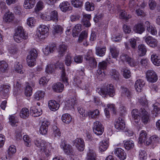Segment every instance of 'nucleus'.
<instances>
[{
  "instance_id": "nucleus-63",
  "label": "nucleus",
  "mask_w": 160,
  "mask_h": 160,
  "mask_svg": "<svg viewBox=\"0 0 160 160\" xmlns=\"http://www.w3.org/2000/svg\"><path fill=\"white\" fill-rule=\"evenodd\" d=\"M87 61L91 67H94L97 66V62L95 59L92 57Z\"/></svg>"
},
{
  "instance_id": "nucleus-42",
  "label": "nucleus",
  "mask_w": 160,
  "mask_h": 160,
  "mask_svg": "<svg viewBox=\"0 0 160 160\" xmlns=\"http://www.w3.org/2000/svg\"><path fill=\"white\" fill-rule=\"evenodd\" d=\"M50 19L55 22L58 21V13L56 11L54 10L51 12L50 13Z\"/></svg>"
},
{
  "instance_id": "nucleus-2",
  "label": "nucleus",
  "mask_w": 160,
  "mask_h": 160,
  "mask_svg": "<svg viewBox=\"0 0 160 160\" xmlns=\"http://www.w3.org/2000/svg\"><path fill=\"white\" fill-rule=\"evenodd\" d=\"M38 53V51L35 49L33 48L30 50L27 58V64L29 66L32 67L36 65V59Z\"/></svg>"
},
{
  "instance_id": "nucleus-3",
  "label": "nucleus",
  "mask_w": 160,
  "mask_h": 160,
  "mask_svg": "<svg viewBox=\"0 0 160 160\" xmlns=\"http://www.w3.org/2000/svg\"><path fill=\"white\" fill-rule=\"evenodd\" d=\"M13 38L15 41L19 43L21 42L23 39H27L28 36L26 34L22 28L19 27L16 30Z\"/></svg>"
},
{
  "instance_id": "nucleus-51",
  "label": "nucleus",
  "mask_w": 160,
  "mask_h": 160,
  "mask_svg": "<svg viewBox=\"0 0 160 160\" xmlns=\"http://www.w3.org/2000/svg\"><path fill=\"white\" fill-rule=\"evenodd\" d=\"M32 88L29 85H27L25 88V94L27 97H30L32 94Z\"/></svg>"
},
{
  "instance_id": "nucleus-13",
  "label": "nucleus",
  "mask_w": 160,
  "mask_h": 160,
  "mask_svg": "<svg viewBox=\"0 0 160 160\" xmlns=\"http://www.w3.org/2000/svg\"><path fill=\"white\" fill-rule=\"evenodd\" d=\"M56 49V45L54 43L49 44L43 49L44 54L47 55L49 53H52Z\"/></svg>"
},
{
  "instance_id": "nucleus-33",
  "label": "nucleus",
  "mask_w": 160,
  "mask_h": 160,
  "mask_svg": "<svg viewBox=\"0 0 160 160\" xmlns=\"http://www.w3.org/2000/svg\"><path fill=\"white\" fill-rule=\"evenodd\" d=\"M29 112L28 109L27 108H23L20 112V117L23 118H26L28 117Z\"/></svg>"
},
{
  "instance_id": "nucleus-21",
  "label": "nucleus",
  "mask_w": 160,
  "mask_h": 160,
  "mask_svg": "<svg viewBox=\"0 0 160 160\" xmlns=\"http://www.w3.org/2000/svg\"><path fill=\"white\" fill-rule=\"evenodd\" d=\"M34 144L41 150H44L45 149V147L46 146L45 145L46 143L45 141L39 139H37L35 140Z\"/></svg>"
},
{
  "instance_id": "nucleus-54",
  "label": "nucleus",
  "mask_w": 160,
  "mask_h": 160,
  "mask_svg": "<svg viewBox=\"0 0 160 160\" xmlns=\"http://www.w3.org/2000/svg\"><path fill=\"white\" fill-rule=\"evenodd\" d=\"M55 67L54 64H50L47 66L46 70L48 73H52L55 70Z\"/></svg>"
},
{
  "instance_id": "nucleus-25",
  "label": "nucleus",
  "mask_w": 160,
  "mask_h": 160,
  "mask_svg": "<svg viewBox=\"0 0 160 160\" xmlns=\"http://www.w3.org/2000/svg\"><path fill=\"white\" fill-rule=\"evenodd\" d=\"M64 86L61 82L55 83L52 86V89L54 91L57 92H61L63 90Z\"/></svg>"
},
{
  "instance_id": "nucleus-49",
  "label": "nucleus",
  "mask_w": 160,
  "mask_h": 160,
  "mask_svg": "<svg viewBox=\"0 0 160 160\" xmlns=\"http://www.w3.org/2000/svg\"><path fill=\"white\" fill-rule=\"evenodd\" d=\"M9 122L12 126H17V124L18 123L17 118L13 116H11L9 118Z\"/></svg>"
},
{
  "instance_id": "nucleus-50",
  "label": "nucleus",
  "mask_w": 160,
  "mask_h": 160,
  "mask_svg": "<svg viewBox=\"0 0 160 160\" xmlns=\"http://www.w3.org/2000/svg\"><path fill=\"white\" fill-rule=\"evenodd\" d=\"M61 78L63 82L66 85L68 84V78L65 72V70L61 71Z\"/></svg>"
},
{
  "instance_id": "nucleus-46",
  "label": "nucleus",
  "mask_w": 160,
  "mask_h": 160,
  "mask_svg": "<svg viewBox=\"0 0 160 160\" xmlns=\"http://www.w3.org/2000/svg\"><path fill=\"white\" fill-rule=\"evenodd\" d=\"M18 49L17 46L11 44L9 46L8 50L11 54H15L17 53Z\"/></svg>"
},
{
  "instance_id": "nucleus-59",
  "label": "nucleus",
  "mask_w": 160,
  "mask_h": 160,
  "mask_svg": "<svg viewBox=\"0 0 160 160\" xmlns=\"http://www.w3.org/2000/svg\"><path fill=\"white\" fill-rule=\"evenodd\" d=\"M130 57L128 54L123 53L120 56V59L122 62H127Z\"/></svg>"
},
{
  "instance_id": "nucleus-7",
  "label": "nucleus",
  "mask_w": 160,
  "mask_h": 160,
  "mask_svg": "<svg viewBox=\"0 0 160 160\" xmlns=\"http://www.w3.org/2000/svg\"><path fill=\"white\" fill-rule=\"evenodd\" d=\"M146 77L147 80L149 82H156L158 79V76L156 73L152 70H148L146 73Z\"/></svg>"
},
{
  "instance_id": "nucleus-60",
  "label": "nucleus",
  "mask_w": 160,
  "mask_h": 160,
  "mask_svg": "<svg viewBox=\"0 0 160 160\" xmlns=\"http://www.w3.org/2000/svg\"><path fill=\"white\" fill-rule=\"evenodd\" d=\"M107 62L103 61L99 63L98 67L104 70L107 68Z\"/></svg>"
},
{
  "instance_id": "nucleus-41",
  "label": "nucleus",
  "mask_w": 160,
  "mask_h": 160,
  "mask_svg": "<svg viewBox=\"0 0 160 160\" xmlns=\"http://www.w3.org/2000/svg\"><path fill=\"white\" fill-rule=\"evenodd\" d=\"M84 0H72L71 3L72 5L75 8H80L83 5Z\"/></svg>"
},
{
  "instance_id": "nucleus-23",
  "label": "nucleus",
  "mask_w": 160,
  "mask_h": 160,
  "mask_svg": "<svg viewBox=\"0 0 160 160\" xmlns=\"http://www.w3.org/2000/svg\"><path fill=\"white\" fill-rule=\"evenodd\" d=\"M30 111L32 116L34 117L39 116L42 114V110L40 109H38L35 106L32 107Z\"/></svg>"
},
{
  "instance_id": "nucleus-34",
  "label": "nucleus",
  "mask_w": 160,
  "mask_h": 160,
  "mask_svg": "<svg viewBox=\"0 0 160 160\" xmlns=\"http://www.w3.org/2000/svg\"><path fill=\"white\" fill-rule=\"evenodd\" d=\"M53 28L52 32L54 34L57 33L61 34L62 33L63 30V28L60 25H55L54 26Z\"/></svg>"
},
{
  "instance_id": "nucleus-38",
  "label": "nucleus",
  "mask_w": 160,
  "mask_h": 160,
  "mask_svg": "<svg viewBox=\"0 0 160 160\" xmlns=\"http://www.w3.org/2000/svg\"><path fill=\"white\" fill-rule=\"evenodd\" d=\"M10 87L8 85H4L2 86V88L1 93L4 96H7L9 93Z\"/></svg>"
},
{
  "instance_id": "nucleus-40",
  "label": "nucleus",
  "mask_w": 160,
  "mask_h": 160,
  "mask_svg": "<svg viewBox=\"0 0 160 160\" xmlns=\"http://www.w3.org/2000/svg\"><path fill=\"white\" fill-rule=\"evenodd\" d=\"M62 119L64 123L68 124L71 121L72 118L69 114L66 113L62 115Z\"/></svg>"
},
{
  "instance_id": "nucleus-37",
  "label": "nucleus",
  "mask_w": 160,
  "mask_h": 160,
  "mask_svg": "<svg viewBox=\"0 0 160 160\" xmlns=\"http://www.w3.org/2000/svg\"><path fill=\"white\" fill-rule=\"evenodd\" d=\"M81 30V25L80 24H77L72 31V35L73 37H76L78 36Z\"/></svg>"
},
{
  "instance_id": "nucleus-39",
  "label": "nucleus",
  "mask_w": 160,
  "mask_h": 160,
  "mask_svg": "<svg viewBox=\"0 0 160 160\" xmlns=\"http://www.w3.org/2000/svg\"><path fill=\"white\" fill-rule=\"evenodd\" d=\"M138 49L140 56H143L146 54L147 52V49L144 45L141 44L139 45L138 46Z\"/></svg>"
},
{
  "instance_id": "nucleus-17",
  "label": "nucleus",
  "mask_w": 160,
  "mask_h": 160,
  "mask_svg": "<svg viewBox=\"0 0 160 160\" xmlns=\"http://www.w3.org/2000/svg\"><path fill=\"white\" fill-rule=\"evenodd\" d=\"M100 113V112L98 109L93 111L89 110L88 112V116L89 118L95 119L99 117Z\"/></svg>"
},
{
  "instance_id": "nucleus-11",
  "label": "nucleus",
  "mask_w": 160,
  "mask_h": 160,
  "mask_svg": "<svg viewBox=\"0 0 160 160\" xmlns=\"http://www.w3.org/2000/svg\"><path fill=\"white\" fill-rule=\"evenodd\" d=\"M50 122L47 121H43L40 128L39 132L42 135H45L47 133L48 128L50 125Z\"/></svg>"
},
{
  "instance_id": "nucleus-58",
  "label": "nucleus",
  "mask_w": 160,
  "mask_h": 160,
  "mask_svg": "<svg viewBox=\"0 0 160 160\" xmlns=\"http://www.w3.org/2000/svg\"><path fill=\"white\" fill-rule=\"evenodd\" d=\"M23 140L25 142V144L27 147L31 145V139L27 135H25L23 136Z\"/></svg>"
},
{
  "instance_id": "nucleus-14",
  "label": "nucleus",
  "mask_w": 160,
  "mask_h": 160,
  "mask_svg": "<svg viewBox=\"0 0 160 160\" xmlns=\"http://www.w3.org/2000/svg\"><path fill=\"white\" fill-rule=\"evenodd\" d=\"M14 16L13 14L10 12L6 13L3 17L4 22L7 23L12 22L14 20Z\"/></svg>"
},
{
  "instance_id": "nucleus-52",
  "label": "nucleus",
  "mask_w": 160,
  "mask_h": 160,
  "mask_svg": "<svg viewBox=\"0 0 160 160\" xmlns=\"http://www.w3.org/2000/svg\"><path fill=\"white\" fill-rule=\"evenodd\" d=\"M85 9L87 11H92L94 10V5L92 3H90L89 2H87L85 3Z\"/></svg>"
},
{
  "instance_id": "nucleus-62",
  "label": "nucleus",
  "mask_w": 160,
  "mask_h": 160,
  "mask_svg": "<svg viewBox=\"0 0 160 160\" xmlns=\"http://www.w3.org/2000/svg\"><path fill=\"white\" fill-rule=\"evenodd\" d=\"M54 65H55V69L60 70L61 71L65 70L64 65L62 62L58 61Z\"/></svg>"
},
{
  "instance_id": "nucleus-6",
  "label": "nucleus",
  "mask_w": 160,
  "mask_h": 160,
  "mask_svg": "<svg viewBox=\"0 0 160 160\" xmlns=\"http://www.w3.org/2000/svg\"><path fill=\"white\" fill-rule=\"evenodd\" d=\"M143 39L146 43L151 47L155 48L158 45V40L151 36H145Z\"/></svg>"
},
{
  "instance_id": "nucleus-18",
  "label": "nucleus",
  "mask_w": 160,
  "mask_h": 160,
  "mask_svg": "<svg viewBox=\"0 0 160 160\" xmlns=\"http://www.w3.org/2000/svg\"><path fill=\"white\" fill-rule=\"evenodd\" d=\"M145 84V82L142 80H137L135 85V87L137 91L139 92H141Z\"/></svg>"
},
{
  "instance_id": "nucleus-12",
  "label": "nucleus",
  "mask_w": 160,
  "mask_h": 160,
  "mask_svg": "<svg viewBox=\"0 0 160 160\" xmlns=\"http://www.w3.org/2000/svg\"><path fill=\"white\" fill-rule=\"evenodd\" d=\"M115 128L118 130H123L125 128L124 121L121 118L119 117L115 123Z\"/></svg>"
},
{
  "instance_id": "nucleus-35",
  "label": "nucleus",
  "mask_w": 160,
  "mask_h": 160,
  "mask_svg": "<svg viewBox=\"0 0 160 160\" xmlns=\"http://www.w3.org/2000/svg\"><path fill=\"white\" fill-rule=\"evenodd\" d=\"M53 148L50 143H47L45 147V149L42 150L44 151V153L48 157L51 155V152L52 151Z\"/></svg>"
},
{
  "instance_id": "nucleus-53",
  "label": "nucleus",
  "mask_w": 160,
  "mask_h": 160,
  "mask_svg": "<svg viewBox=\"0 0 160 160\" xmlns=\"http://www.w3.org/2000/svg\"><path fill=\"white\" fill-rule=\"evenodd\" d=\"M96 155L95 152L92 150H90L87 153V160L96 159Z\"/></svg>"
},
{
  "instance_id": "nucleus-22",
  "label": "nucleus",
  "mask_w": 160,
  "mask_h": 160,
  "mask_svg": "<svg viewBox=\"0 0 160 160\" xmlns=\"http://www.w3.org/2000/svg\"><path fill=\"white\" fill-rule=\"evenodd\" d=\"M106 48L105 47H97L96 48V54L99 57H102L106 53Z\"/></svg>"
},
{
  "instance_id": "nucleus-64",
  "label": "nucleus",
  "mask_w": 160,
  "mask_h": 160,
  "mask_svg": "<svg viewBox=\"0 0 160 160\" xmlns=\"http://www.w3.org/2000/svg\"><path fill=\"white\" fill-rule=\"evenodd\" d=\"M35 4L30 3L29 1H25L24 7L27 9H31L33 8Z\"/></svg>"
},
{
  "instance_id": "nucleus-32",
  "label": "nucleus",
  "mask_w": 160,
  "mask_h": 160,
  "mask_svg": "<svg viewBox=\"0 0 160 160\" xmlns=\"http://www.w3.org/2000/svg\"><path fill=\"white\" fill-rule=\"evenodd\" d=\"M8 65L5 61H0V74L7 71L8 70Z\"/></svg>"
},
{
  "instance_id": "nucleus-28",
  "label": "nucleus",
  "mask_w": 160,
  "mask_h": 160,
  "mask_svg": "<svg viewBox=\"0 0 160 160\" xmlns=\"http://www.w3.org/2000/svg\"><path fill=\"white\" fill-rule=\"evenodd\" d=\"M110 51L112 56L114 58H117L119 53V49L114 46H111L110 47Z\"/></svg>"
},
{
  "instance_id": "nucleus-44",
  "label": "nucleus",
  "mask_w": 160,
  "mask_h": 160,
  "mask_svg": "<svg viewBox=\"0 0 160 160\" xmlns=\"http://www.w3.org/2000/svg\"><path fill=\"white\" fill-rule=\"evenodd\" d=\"M88 37V33L86 31H82L80 35L78 41L79 42H81L82 41H86V39Z\"/></svg>"
},
{
  "instance_id": "nucleus-5",
  "label": "nucleus",
  "mask_w": 160,
  "mask_h": 160,
  "mask_svg": "<svg viewBox=\"0 0 160 160\" xmlns=\"http://www.w3.org/2000/svg\"><path fill=\"white\" fill-rule=\"evenodd\" d=\"M139 114L141 116V120L145 124H147L150 121L149 114L143 108H141Z\"/></svg>"
},
{
  "instance_id": "nucleus-55",
  "label": "nucleus",
  "mask_w": 160,
  "mask_h": 160,
  "mask_svg": "<svg viewBox=\"0 0 160 160\" xmlns=\"http://www.w3.org/2000/svg\"><path fill=\"white\" fill-rule=\"evenodd\" d=\"M53 133L55 137L57 138H59L61 136V132L59 129L55 125L53 127Z\"/></svg>"
},
{
  "instance_id": "nucleus-36",
  "label": "nucleus",
  "mask_w": 160,
  "mask_h": 160,
  "mask_svg": "<svg viewBox=\"0 0 160 160\" xmlns=\"http://www.w3.org/2000/svg\"><path fill=\"white\" fill-rule=\"evenodd\" d=\"M45 93L44 91L39 90L36 92L34 95L35 99L37 100L42 99L44 97Z\"/></svg>"
},
{
  "instance_id": "nucleus-4",
  "label": "nucleus",
  "mask_w": 160,
  "mask_h": 160,
  "mask_svg": "<svg viewBox=\"0 0 160 160\" xmlns=\"http://www.w3.org/2000/svg\"><path fill=\"white\" fill-rule=\"evenodd\" d=\"M93 131L94 133L98 135L102 134L104 131V128L100 122L96 121L93 123Z\"/></svg>"
},
{
  "instance_id": "nucleus-29",
  "label": "nucleus",
  "mask_w": 160,
  "mask_h": 160,
  "mask_svg": "<svg viewBox=\"0 0 160 160\" xmlns=\"http://www.w3.org/2000/svg\"><path fill=\"white\" fill-rule=\"evenodd\" d=\"M147 134L146 131L142 130L140 133L139 137L138 138V143L142 144L144 142L147 138Z\"/></svg>"
},
{
  "instance_id": "nucleus-9",
  "label": "nucleus",
  "mask_w": 160,
  "mask_h": 160,
  "mask_svg": "<svg viewBox=\"0 0 160 160\" xmlns=\"http://www.w3.org/2000/svg\"><path fill=\"white\" fill-rule=\"evenodd\" d=\"M38 36L39 38H43L44 37H41V36L48 35V33L49 29L48 27L45 25H40L38 29Z\"/></svg>"
},
{
  "instance_id": "nucleus-1",
  "label": "nucleus",
  "mask_w": 160,
  "mask_h": 160,
  "mask_svg": "<svg viewBox=\"0 0 160 160\" xmlns=\"http://www.w3.org/2000/svg\"><path fill=\"white\" fill-rule=\"evenodd\" d=\"M97 91L99 94L104 97H106L108 95L113 97L115 94V89L112 84L107 85L106 88H98Z\"/></svg>"
},
{
  "instance_id": "nucleus-16",
  "label": "nucleus",
  "mask_w": 160,
  "mask_h": 160,
  "mask_svg": "<svg viewBox=\"0 0 160 160\" xmlns=\"http://www.w3.org/2000/svg\"><path fill=\"white\" fill-rule=\"evenodd\" d=\"M48 105L49 108L52 111H54L58 110L59 107V104L54 100L49 101Z\"/></svg>"
},
{
  "instance_id": "nucleus-10",
  "label": "nucleus",
  "mask_w": 160,
  "mask_h": 160,
  "mask_svg": "<svg viewBox=\"0 0 160 160\" xmlns=\"http://www.w3.org/2000/svg\"><path fill=\"white\" fill-rule=\"evenodd\" d=\"M114 153L121 160H124L126 158V153L121 148H117L115 149L114 150Z\"/></svg>"
},
{
  "instance_id": "nucleus-61",
  "label": "nucleus",
  "mask_w": 160,
  "mask_h": 160,
  "mask_svg": "<svg viewBox=\"0 0 160 160\" xmlns=\"http://www.w3.org/2000/svg\"><path fill=\"white\" fill-rule=\"evenodd\" d=\"M123 72V76L124 78H128L131 76V73L130 71L127 68H124L122 69Z\"/></svg>"
},
{
  "instance_id": "nucleus-20",
  "label": "nucleus",
  "mask_w": 160,
  "mask_h": 160,
  "mask_svg": "<svg viewBox=\"0 0 160 160\" xmlns=\"http://www.w3.org/2000/svg\"><path fill=\"white\" fill-rule=\"evenodd\" d=\"M59 7L61 11L65 12L71 9V7L69 6V4L68 2H65L61 3Z\"/></svg>"
},
{
  "instance_id": "nucleus-30",
  "label": "nucleus",
  "mask_w": 160,
  "mask_h": 160,
  "mask_svg": "<svg viewBox=\"0 0 160 160\" xmlns=\"http://www.w3.org/2000/svg\"><path fill=\"white\" fill-rule=\"evenodd\" d=\"M67 51V47L64 44L59 45L58 51V55L60 57H62L65 54Z\"/></svg>"
},
{
  "instance_id": "nucleus-8",
  "label": "nucleus",
  "mask_w": 160,
  "mask_h": 160,
  "mask_svg": "<svg viewBox=\"0 0 160 160\" xmlns=\"http://www.w3.org/2000/svg\"><path fill=\"white\" fill-rule=\"evenodd\" d=\"M74 145L80 151H82L84 149V143L83 140L81 138H77L73 141Z\"/></svg>"
},
{
  "instance_id": "nucleus-19",
  "label": "nucleus",
  "mask_w": 160,
  "mask_h": 160,
  "mask_svg": "<svg viewBox=\"0 0 160 160\" xmlns=\"http://www.w3.org/2000/svg\"><path fill=\"white\" fill-rule=\"evenodd\" d=\"M109 146L108 142L106 140H103L99 144V149L101 152L106 151Z\"/></svg>"
},
{
  "instance_id": "nucleus-56",
  "label": "nucleus",
  "mask_w": 160,
  "mask_h": 160,
  "mask_svg": "<svg viewBox=\"0 0 160 160\" xmlns=\"http://www.w3.org/2000/svg\"><path fill=\"white\" fill-rule=\"evenodd\" d=\"M82 78H80L78 77H76L74 79V82L78 86H80L82 88V89H86V87H82V86L81 85V83L82 82Z\"/></svg>"
},
{
  "instance_id": "nucleus-26",
  "label": "nucleus",
  "mask_w": 160,
  "mask_h": 160,
  "mask_svg": "<svg viewBox=\"0 0 160 160\" xmlns=\"http://www.w3.org/2000/svg\"><path fill=\"white\" fill-rule=\"evenodd\" d=\"M132 116L134 120V122L136 123H138L140 120V116L139 115V112L137 109H133L132 112Z\"/></svg>"
},
{
  "instance_id": "nucleus-15",
  "label": "nucleus",
  "mask_w": 160,
  "mask_h": 160,
  "mask_svg": "<svg viewBox=\"0 0 160 160\" xmlns=\"http://www.w3.org/2000/svg\"><path fill=\"white\" fill-rule=\"evenodd\" d=\"M133 30L137 33L142 34L145 31L143 23L140 22L137 23L134 26Z\"/></svg>"
},
{
  "instance_id": "nucleus-43",
  "label": "nucleus",
  "mask_w": 160,
  "mask_h": 160,
  "mask_svg": "<svg viewBox=\"0 0 160 160\" xmlns=\"http://www.w3.org/2000/svg\"><path fill=\"white\" fill-rule=\"evenodd\" d=\"M153 109L152 113L155 114V116H157L158 113H160V105L158 103H156L154 104Z\"/></svg>"
},
{
  "instance_id": "nucleus-57",
  "label": "nucleus",
  "mask_w": 160,
  "mask_h": 160,
  "mask_svg": "<svg viewBox=\"0 0 160 160\" xmlns=\"http://www.w3.org/2000/svg\"><path fill=\"white\" fill-rule=\"evenodd\" d=\"M147 30L148 32H150L152 35H155L157 34V31L156 28L152 26L148 27Z\"/></svg>"
},
{
  "instance_id": "nucleus-24",
  "label": "nucleus",
  "mask_w": 160,
  "mask_h": 160,
  "mask_svg": "<svg viewBox=\"0 0 160 160\" xmlns=\"http://www.w3.org/2000/svg\"><path fill=\"white\" fill-rule=\"evenodd\" d=\"M121 95L122 96H127L129 99L132 97V93L127 88L124 86L121 87Z\"/></svg>"
},
{
  "instance_id": "nucleus-27",
  "label": "nucleus",
  "mask_w": 160,
  "mask_h": 160,
  "mask_svg": "<svg viewBox=\"0 0 160 160\" xmlns=\"http://www.w3.org/2000/svg\"><path fill=\"white\" fill-rule=\"evenodd\" d=\"M63 149L65 153L67 155L72 154L73 153L72 146L69 144L64 143Z\"/></svg>"
},
{
  "instance_id": "nucleus-31",
  "label": "nucleus",
  "mask_w": 160,
  "mask_h": 160,
  "mask_svg": "<svg viewBox=\"0 0 160 160\" xmlns=\"http://www.w3.org/2000/svg\"><path fill=\"white\" fill-rule=\"evenodd\" d=\"M151 59L153 63L156 66H160V57L153 54L151 56Z\"/></svg>"
},
{
  "instance_id": "nucleus-45",
  "label": "nucleus",
  "mask_w": 160,
  "mask_h": 160,
  "mask_svg": "<svg viewBox=\"0 0 160 160\" xmlns=\"http://www.w3.org/2000/svg\"><path fill=\"white\" fill-rule=\"evenodd\" d=\"M111 78L114 80H117L119 79L120 74L118 71L115 69L111 70L110 72Z\"/></svg>"
},
{
  "instance_id": "nucleus-48",
  "label": "nucleus",
  "mask_w": 160,
  "mask_h": 160,
  "mask_svg": "<svg viewBox=\"0 0 160 160\" xmlns=\"http://www.w3.org/2000/svg\"><path fill=\"white\" fill-rule=\"evenodd\" d=\"M134 146L133 142L131 140L128 141L126 142L124 144L125 148L127 150H129L132 148Z\"/></svg>"
},
{
  "instance_id": "nucleus-47",
  "label": "nucleus",
  "mask_w": 160,
  "mask_h": 160,
  "mask_svg": "<svg viewBox=\"0 0 160 160\" xmlns=\"http://www.w3.org/2000/svg\"><path fill=\"white\" fill-rule=\"evenodd\" d=\"M72 62V58L69 53L67 54L65 56L64 59V62L66 65L68 66H71Z\"/></svg>"
}]
</instances>
